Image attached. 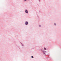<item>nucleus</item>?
Masks as SVG:
<instances>
[{"mask_svg": "<svg viewBox=\"0 0 61 61\" xmlns=\"http://www.w3.org/2000/svg\"><path fill=\"white\" fill-rule=\"evenodd\" d=\"M55 25H56V23L54 24Z\"/></svg>", "mask_w": 61, "mask_h": 61, "instance_id": "obj_6", "label": "nucleus"}, {"mask_svg": "<svg viewBox=\"0 0 61 61\" xmlns=\"http://www.w3.org/2000/svg\"><path fill=\"white\" fill-rule=\"evenodd\" d=\"M39 27H41V26L40 25H39Z\"/></svg>", "mask_w": 61, "mask_h": 61, "instance_id": "obj_7", "label": "nucleus"}, {"mask_svg": "<svg viewBox=\"0 0 61 61\" xmlns=\"http://www.w3.org/2000/svg\"><path fill=\"white\" fill-rule=\"evenodd\" d=\"M28 22H25V25H28Z\"/></svg>", "mask_w": 61, "mask_h": 61, "instance_id": "obj_1", "label": "nucleus"}, {"mask_svg": "<svg viewBox=\"0 0 61 61\" xmlns=\"http://www.w3.org/2000/svg\"><path fill=\"white\" fill-rule=\"evenodd\" d=\"M31 57L32 58H34V57H33V56H31Z\"/></svg>", "mask_w": 61, "mask_h": 61, "instance_id": "obj_3", "label": "nucleus"}, {"mask_svg": "<svg viewBox=\"0 0 61 61\" xmlns=\"http://www.w3.org/2000/svg\"><path fill=\"white\" fill-rule=\"evenodd\" d=\"M24 1H26L27 0H24Z\"/></svg>", "mask_w": 61, "mask_h": 61, "instance_id": "obj_5", "label": "nucleus"}, {"mask_svg": "<svg viewBox=\"0 0 61 61\" xmlns=\"http://www.w3.org/2000/svg\"><path fill=\"white\" fill-rule=\"evenodd\" d=\"M25 13H28V11H27V10H26L25 11Z\"/></svg>", "mask_w": 61, "mask_h": 61, "instance_id": "obj_2", "label": "nucleus"}, {"mask_svg": "<svg viewBox=\"0 0 61 61\" xmlns=\"http://www.w3.org/2000/svg\"><path fill=\"white\" fill-rule=\"evenodd\" d=\"M44 49L45 50H46V48H44Z\"/></svg>", "mask_w": 61, "mask_h": 61, "instance_id": "obj_4", "label": "nucleus"}]
</instances>
